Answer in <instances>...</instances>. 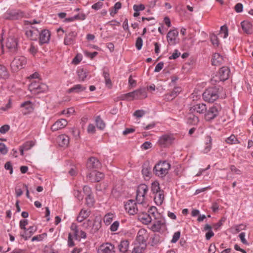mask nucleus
Returning a JSON list of instances; mask_svg holds the SVG:
<instances>
[{"instance_id": "864d4df0", "label": "nucleus", "mask_w": 253, "mask_h": 253, "mask_svg": "<svg viewBox=\"0 0 253 253\" xmlns=\"http://www.w3.org/2000/svg\"><path fill=\"white\" fill-rule=\"evenodd\" d=\"M222 34H223V38H226L228 35V28L225 25L222 26L220 27V35Z\"/></svg>"}, {"instance_id": "37998d69", "label": "nucleus", "mask_w": 253, "mask_h": 253, "mask_svg": "<svg viewBox=\"0 0 253 253\" xmlns=\"http://www.w3.org/2000/svg\"><path fill=\"white\" fill-rule=\"evenodd\" d=\"M114 214L111 213H108L105 214L104 217L103 221L106 225H109L112 222L114 217Z\"/></svg>"}, {"instance_id": "69168bd1", "label": "nucleus", "mask_w": 253, "mask_h": 253, "mask_svg": "<svg viewBox=\"0 0 253 253\" xmlns=\"http://www.w3.org/2000/svg\"><path fill=\"white\" fill-rule=\"evenodd\" d=\"M8 151L5 145L3 143H0V152L2 155H5Z\"/></svg>"}, {"instance_id": "c03bdc74", "label": "nucleus", "mask_w": 253, "mask_h": 253, "mask_svg": "<svg viewBox=\"0 0 253 253\" xmlns=\"http://www.w3.org/2000/svg\"><path fill=\"white\" fill-rule=\"evenodd\" d=\"M95 123L97 127L100 129H103L105 127V124L100 116L96 117Z\"/></svg>"}, {"instance_id": "7c9ffc66", "label": "nucleus", "mask_w": 253, "mask_h": 253, "mask_svg": "<svg viewBox=\"0 0 253 253\" xmlns=\"http://www.w3.org/2000/svg\"><path fill=\"white\" fill-rule=\"evenodd\" d=\"M148 214L151 217L152 221L153 219H158L160 218L161 214L157 211V209L155 207H151L148 210Z\"/></svg>"}, {"instance_id": "8fccbe9b", "label": "nucleus", "mask_w": 253, "mask_h": 253, "mask_svg": "<svg viewBox=\"0 0 253 253\" xmlns=\"http://www.w3.org/2000/svg\"><path fill=\"white\" fill-rule=\"evenodd\" d=\"M76 189L74 190V195L75 197L79 200L81 201L83 199L84 196L77 185L75 186Z\"/></svg>"}, {"instance_id": "de8ad7c7", "label": "nucleus", "mask_w": 253, "mask_h": 253, "mask_svg": "<svg viewBox=\"0 0 253 253\" xmlns=\"http://www.w3.org/2000/svg\"><path fill=\"white\" fill-rule=\"evenodd\" d=\"M137 191L138 193H142L143 194L146 195L148 191V187L144 184H140L138 186Z\"/></svg>"}, {"instance_id": "e433bc0d", "label": "nucleus", "mask_w": 253, "mask_h": 253, "mask_svg": "<svg viewBox=\"0 0 253 253\" xmlns=\"http://www.w3.org/2000/svg\"><path fill=\"white\" fill-rule=\"evenodd\" d=\"M103 76L104 78L106 85L109 88H110L112 86V83L110 78V75L108 72V70L107 68H104L103 69Z\"/></svg>"}, {"instance_id": "c756f323", "label": "nucleus", "mask_w": 253, "mask_h": 253, "mask_svg": "<svg viewBox=\"0 0 253 253\" xmlns=\"http://www.w3.org/2000/svg\"><path fill=\"white\" fill-rule=\"evenodd\" d=\"M142 173L146 178H149L151 175V168L148 163H144L143 165Z\"/></svg>"}, {"instance_id": "7ed1b4c3", "label": "nucleus", "mask_w": 253, "mask_h": 253, "mask_svg": "<svg viewBox=\"0 0 253 253\" xmlns=\"http://www.w3.org/2000/svg\"><path fill=\"white\" fill-rule=\"evenodd\" d=\"M143 205L137 203L133 200H129L125 205L126 210L131 215L137 214L138 212H142Z\"/></svg>"}, {"instance_id": "423d86ee", "label": "nucleus", "mask_w": 253, "mask_h": 253, "mask_svg": "<svg viewBox=\"0 0 253 253\" xmlns=\"http://www.w3.org/2000/svg\"><path fill=\"white\" fill-rule=\"evenodd\" d=\"M230 69L227 67H222L220 69L217 75L213 77L211 81L212 83L224 81L229 78Z\"/></svg>"}, {"instance_id": "603ef678", "label": "nucleus", "mask_w": 253, "mask_h": 253, "mask_svg": "<svg viewBox=\"0 0 253 253\" xmlns=\"http://www.w3.org/2000/svg\"><path fill=\"white\" fill-rule=\"evenodd\" d=\"M85 200L86 204L87 205V206L91 207L93 206L94 200L92 195L87 196L86 198H85Z\"/></svg>"}, {"instance_id": "2f4dec72", "label": "nucleus", "mask_w": 253, "mask_h": 253, "mask_svg": "<svg viewBox=\"0 0 253 253\" xmlns=\"http://www.w3.org/2000/svg\"><path fill=\"white\" fill-rule=\"evenodd\" d=\"M164 200V191H162L156 194L154 197V201L155 203L158 205L160 206L163 203V201Z\"/></svg>"}, {"instance_id": "6e6d98bb", "label": "nucleus", "mask_w": 253, "mask_h": 253, "mask_svg": "<svg viewBox=\"0 0 253 253\" xmlns=\"http://www.w3.org/2000/svg\"><path fill=\"white\" fill-rule=\"evenodd\" d=\"M210 39L211 41L212 42V44L215 46L218 45V40L217 36L214 34H211L210 35Z\"/></svg>"}, {"instance_id": "a19ab883", "label": "nucleus", "mask_w": 253, "mask_h": 253, "mask_svg": "<svg viewBox=\"0 0 253 253\" xmlns=\"http://www.w3.org/2000/svg\"><path fill=\"white\" fill-rule=\"evenodd\" d=\"M71 229L73 231L72 234L75 239L76 240H80V231L78 229L77 226L75 224H72Z\"/></svg>"}, {"instance_id": "a878e982", "label": "nucleus", "mask_w": 253, "mask_h": 253, "mask_svg": "<svg viewBox=\"0 0 253 253\" xmlns=\"http://www.w3.org/2000/svg\"><path fill=\"white\" fill-rule=\"evenodd\" d=\"M91 211L89 210L82 209L77 218L78 222H81L88 217L90 214Z\"/></svg>"}, {"instance_id": "79ce46f5", "label": "nucleus", "mask_w": 253, "mask_h": 253, "mask_svg": "<svg viewBox=\"0 0 253 253\" xmlns=\"http://www.w3.org/2000/svg\"><path fill=\"white\" fill-rule=\"evenodd\" d=\"M40 84L39 83H37L36 82H32L29 85V90L33 94H37V89H38V87Z\"/></svg>"}, {"instance_id": "bf43d9fd", "label": "nucleus", "mask_w": 253, "mask_h": 253, "mask_svg": "<svg viewBox=\"0 0 253 253\" xmlns=\"http://www.w3.org/2000/svg\"><path fill=\"white\" fill-rule=\"evenodd\" d=\"M143 45V40L141 37H138L135 42V46L136 48L139 50L141 49Z\"/></svg>"}, {"instance_id": "1a4fd4ad", "label": "nucleus", "mask_w": 253, "mask_h": 253, "mask_svg": "<svg viewBox=\"0 0 253 253\" xmlns=\"http://www.w3.org/2000/svg\"><path fill=\"white\" fill-rule=\"evenodd\" d=\"M98 253H115L114 246L110 243H106L100 245L98 249Z\"/></svg>"}, {"instance_id": "393cba45", "label": "nucleus", "mask_w": 253, "mask_h": 253, "mask_svg": "<svg viewBox=\"0 0 253 253\" xmlns=\"http://www.w3.org/2000/svg\"><path fill=\"white\" fill-rule=\"evenodd\" d=\"M57 141L61 147L67 146L69 143V137L65 134H61L58 136Z\"/></svg>"}, {"instance_id": "e2e57ef3", "label": "nucleus", "mask_w": 253, "mask_h": 253, "mask_svg": "<svg viewBox=\"0 0 253 253\" xmlns=\"http://www.w3.org/2000/svg\"><path fill=\"white\" fill-rule=\"evenodd\" d=\"M83 228L86 230H90L91 228V220L88 219L84 221L82 224Z\"/></svg>"}, {"instance_id": "b1692460", "label": "nucleus", "mask_w": 253, "mask_h": 253, "mask_svg": "<svg viewBox=\"0 0 253 253\" xmlns=\"http://www.w3.org/2000/svg\"><path fill=\"white\" fill-rule=\"evenodd\" d=\"M146 243H141L135 242L134 243V248L133 249V253H142L146 248Z\"/></svg>"}, {"instance_id": "4d7b16f0", "label": "nucleus", "mask_w": 253, "mask_h": 253, "mask_svg": "<svg viewBox=\"0 0 253 253\" xmlns=\"http://www.w3.org/2000/svg\"><path fill=\"white\" fill-rule=\"evenodd\" d=\"M48 89L47 86L43 84H40L39 85L38 89H37V94H39L41 92H43L47 90Z\"/></svg>"}, {"instance_id": "6e6552de", "label": "nucleus", "mask_w": 253, "mask_h": 253, "mask_svg": "<svg viewBox=\"0 0 253 253\" xmlns=\"http://www.w3.org/2000/svg\"><path fill=\"white\" fill-rule=\"evenodd\" d=\"M175 138L171 134H165L161 136L158 141L159 144L162 147H167L171 145Z\"/></svg>"}, {"instance_id": "774afa93", "label": "nucleus", "mask_w": 253, "mask_h": 253, "mask_svg": "<svg viewBox=\"0 0 253 253\" xmlns=\"http://www.w3.org/2000/svg\"><path fill=\"white\" fill-rule=\"evenodd\" d=\"M10 129V126L8 125H4L0 127V133L4 134Z\"/></svg>"}, {"instance_id": "cd10ccee", "label": "nucleus", "mask_w": 253, "mask_h": 253, "mask_svg": "<svg viewBox=\"0 0 253 253\" xmlns=\"http://www.w3.org/2000/svg\"><path fill=\"white\" fill-rule=\"evenodd\" d=\"M86 89V87L83 85L80 84H77L74 85L73 87L69 88L68 90V93H80L81 92L84 91Z\"/></svg>"}, {"instance_id": "f8f14e48", "label": "nucleus", "mask_w": 253, "mask_h": 253, "mask_svg": "<svg viewBox=\"0 0 253 253\" xmlns=\"http://www.w3.org/2000/svg\"><path fill=\"white\" fill-rule=\"evenodd\" d=\"M39 35L40 42L41 44L48 42L50 37V34L48 30L45 29L42 30L41 33L39 32Z\"/></svg>"}, {"instance_id": "473e14b6", "label": "nucleus", "mask_w": 253, "mask_h": 253, "mask_svg": "<svg viewBox=\"0 0 253 253\" xmlns=\"http://www.w3.org/2000/svg\"><path fill=\"white\" fill-rule=\"evenodd\" d=\"M246 228V225L244 224H240L238 225H235L233 226L230 228V231L233 234H237L242 230H245Z\"/></svg>"}, {"instance_id": "4be33fe9", "label": "nucleus", "mask_w": 253, "mask_h": 253, "mask_svg": "<svg viewBox=\"0 0 253 253\" xmlns=\"http://www.w3.org/2000/svg\"><path fill=\"white\" fill-rule=\"evenodd\" d=\"M133 91L135 99H142L147 97V93L145 88H140Z\"/></svg>"}, {"instance_id": "ea45409f", "label": "nucleus", "mask_w": 253, "mask_h": 253, "mask_svg": "<svg viewBox=\"0 0 253 253\" xmlns=\"http://www.w3.org/2000/svg\"><path fill=\"white\" fill-rule=\"evenodd\" d=\"M26 34L32 40H36L39 35V31L37 30H30L26 31Z\"/></svg>"}, {"instance_id": "bb28decb", "label": "nucleus", "mask_w": 253, "mask_h": 253, "mask_svg": "<svg viewBox=\"0 0 253 253\" xmlns=\"http://www.w3.org/2000/svg\"><path fill=\"white\" fill-rule=\"evenodd\" d=\"M243 30L247 34L253 33V26L251 22L248 21H244L241 23Z\"/></svg>"}, {"instance_id": "2eb2a0df", "label": "nucleus", "mask_w": 253, "mask_h": 253, "mask_svg": "<svg viewBox=\"0 0 253 253\" xmlns=\"http://www.w3.org/2000/svg\"><path fill=\"white\" fill-rule=\"evenodd\" d=\"M68 124V122L66 120L61 119L57 120L51 127V129L52 131H57L59 129L65 127Z\"/></svg>"}, {"instance_id": "f3484780", "label": "nucleus", "mask_w": 253, "mask_h": 253, "mask_svg": "<svg viewBox=\"0 0 253 253\" xmlns=\"http://www.w3.org/2000/svg\"><path fill=\"white\" fill-rule=\"evenodd\" d=\"M37 230V227L36 226H30L28 228H26L24 230L23 233H21V236L25 240H27L34 234Z\"/></svg>"}, {"instance_id": "0eeeda50", "label": "nucleus", "mask_w": 253, "mask_h": 253, "mask_svg": "<svg viewBox=\"0 0 253 253\" xmlns=\"http://www.w3.org/2000/svg\"><path fill=\"white\" fill-rule=\"evenodd\" d=\"M220 110V107L216 106L213 105L210 107L208 110H206V112L205 113L204 118L205 120L211 122L218 115Z\"/></svg>"}, {"instance_id": "c9c22d12", "label": "nucleus", "mask_w": 253, "mask_h": 253, "mask_svg": "<svg viewBox=\"0 0 253 253\" xmlns=\"http://www.w3.org/2000/svg\"><path fill=\"white\" fill-rule=\"evenodd\" d=\"M154 222L153 226L156 229H160L165 224V219L160 215V218L153 219Z\"/></svg>"}, {"instance_id": "680f3d73", "label": "nucleus", "mask_w": 253, "mask_h": 253, "mask_svg": "<svg viewBox=\"0 0 253 253\" xmlns=\"http://www.w3.org/2000/svg\"><path fill=\"white\" fill-rule=\"evenodd\" d=\"M120 223L118 221L114 222L110 227V229L112 232L116 231L119 226Z\"/></svg>"}, {"instance_id": "4468645a", "label": "nucleus", "mask_w": 253, "mask_h": 253, "mask_svg": "<svg viewBox=\"0 0 253 253\" xmlns=\"http://www.w3.org/2000/svg\"><path fill=\"white\" fill-rule=\"evenodd\" d=\"M89 179L92 182H99L104 177V173L99 171H94L87 175Z\"/></svg>"}, {"instance_id": "5fc2aeb1", "label": "nucleus", "mask_w": 253, "mask_h": 253, "mask_svg": "<svg viewBox=\"0 0 253 253\" xmlns=\"http://www.w3.org/2000/svg\"><path fill=\"white\" fill-rule=\"evenodd\" d=\"M164 99L166 101H171L176 97L175 93L172 91L164 95Z\"/></svg>"}, {"instance_id": "39448f33", "label": "nucleus", "mask_w": 253, "mask_h": 253, "mask_svg": "<svg viewBox=\"0 0 253 253\" xmlns=\"http://www.w3.org/2000/svg\"><path fill=\"white\" fill-rule=\"evenodd\" d=\"M6 47L12 54L16 53L18 49V39L17 35H10L7 39Z\"/></svg>"}, {"instance_id": "dca6fc26", "label": "nucleus", "mask_w": 253, "mask_h": 253, "mask_svg": "<svg viewBox=\"0 0 253 253\" xmlns=\"http://www.w3.org/2000/svg\"><path fill=\"white\" fill-rule=\"evenodd\" d=\"M206 105L204 103L196 104L190 108V111L191 112H196L199 114H205L206 112Z\"/></svg>"}, {"instance_id": "9b49d317", "label": "nucleus", "mask_w": 253, "mask_h": 253, "mask_svg": "<svg viewBox=\"0 0 253 253\" xmlns=\"http://www.w3.org/2000/svg\"><path fill=\"white\" fill-rule=\"evenodd\" d=\"M77 36V33L76 31H70L68 34L65 35L64 38V43L66 45L74 44L75 42V39Z\"/></svg>"}, {"instance_id": "5701e85b", "label": "nucleus", "mask_w": 253, "mask_h": 253, "mask_svg": "<svg viewBox=\"0 0 253 253\" xmlns=\"http://www.w3.org/2000/svg\"><path fill=\"white\" fill-rule=\"evenodd\" d=\"M146 236V231L145 229H141L137 232V236L135 242L146 243L145 239Z\"/></svg>"}, {"instance_id": "338daca9", "label": "nucleus", "mask_w": 253, "mask_h": 253, "mask_svg": "<svg viewBox=\"0 0 253 253\" xmlns=\"http://www.w3.org/2000/svg\"><path fill=\"white\" fill-rule=\"evenodd\" d=\"M34 145V143L32 141H28L26 142L23 145V147L25 150H28Z\"/></svg>"}, {"instance_id": "58836bf2", "label": "nucleus", "mask_w": 253, "mask_h": 253, "mask_svg": "<svg viewBox=\"0 0 253 253\" xmlns=\"http://www.w3.org/2000/svg\"><path fill=\"white\" fill-rule=\"evenodd\" d=\"M77 73L79 81H84L87 75V72L84 69H79L77 70Z\"/></svg>"}, {"instance_id": "a18cd8bd", "label": "nucleus", "mask_w": 253, "mask_h": 253, "mask_svg": "<svg viewBox=\"0 0 253 253\" xmlns=\"http://www.w3.org/2000/svg\"><path fill=\"white\" fill-rule=\"evenodd\" d=\"M145 194H143L142 193H138V191H136V200L139 204L143 205L144 204L145 200Z\"/></svg>"}, {"instance_id": "13d9d810", "label": "nucleus", "mask_w": 253, "mask_h": 253, "mask_svg": "<svg viewBox=\"0 0 253 253\" xmlns=\"http://www.w3.org/2000/svg\"><path fill=\"white\" fill-rule=\"evenodd\" d=\"M122 4L120 2H116L114 6L113 7V9H115V12H113V11H111L110 12V15L111 16H114L115 14L117 13V11L119 9H120L121 8Z\"/></svg>"}, {"instance_id": "412c9836", "label": "nucleus", "mask_w": 253, "mask_h": 253, "mask_svg": "<svg viewBox=\"0 0 253 253\" xmlns=\"http://www.w3.org/2000/svg\"><path fill=\"white\" fill-rule=\"evenodd\" d=\"M24 14L23 12L17 10V11H11L10 12H8L6 13L5 18L6 19H10L12 20L17 19L20 18H21L23 16Z\"/></svg>"}, {"instance_id": "20e7f679", "label": "nucleus", "mask_w": 253, "mask_h": 253, "mask_svg": "<svg viewBox=\"0 0 253 253\" xmlns=\"http://www.w3.org/2000/svg\"><path fill=\"white\" fill-rule=\"evenodd\" d=\"M27 62V58L25 56H16L11 63V69L13 72H16L20 69L24 68Z\"/></svg>"}, {"instance_id": "09e8293b", "label": "nucleus", "mask_w": 253, "mask_h": 253, "mask_svg": "<svg viewBox=\"0 0 253 253\" xmlns=\"http://www.w3.org/2000/svg\"><path fill=\"white\" fill-rule=\"evenodd\" d=\"M8 76V72L6 68L0 65V78H7Z\"/></svg>"}, {"instance_id": "3c124183", "label": "nucleus", "mask_w": 253, "mask_h": 253, "mask_svg": "<svg viewBox=\"0 0 253 253\" xmlns=\"http://www.w3.org/2000/svg\"><path fill=\"white\" fill-rule=\"evenodd\" d=\"M226 142L229 144H237L239 143V141L236 138V137L234 135H231L230 136L228 137Z\"/></svg>"}, {"instance_id": "f704fd0d", "label": "nucleus", "mask_w": 253, "mask_h": 253, "mask_svg": "<svg viewBox=\"0 0 253 253\" xmlns=\"http://www.w3.org/2000/svg\"><path fill=\"white\" fill-rule=\"evenodd\" d=\"M199 122L198 117L193 114H189L187 117V123L192 125H196Z\"/></svg>"}, {"instance_id": "4c0bfd02", "label": "nucleus", "mask_w": 253, "mask_h": 253, "mask_svg": "<svg viewBox=\"0 0 253 253\" xmlns=\"http://www.w3.org/2000/svg\"><path fill=\"white\" fill-rule=\"evenodd\" d=\"M206 143L205 144V146L203 150V151L205 153H207L211 149L212 139L210 136H207L206 137Z\"/></svg>"}, {"instance_id": "aec40b11", "label": "nucleus", "mask_w": 253, "mask_h": 253, "mask_svg": "<svg viewBox=\"0 0 253 253\" xmlns=\"http://www.w3.org/2000/svg\"><path fill=\"white\" fill-rule=\"evenodd\" d=\"M178 35V32L177 30L174 29L169 31L167 36L168 42L169 44H174L175 43L176 38Z\"/></svg>"}, {"instance_id": "f03ea898", "label": "nucleus", "mask_w": 253, "mask_h": 253, "mask_svg": "<svg viewBox=\"0 0 253 253\" xmlns=\"http://www.w3.org/2000/svg\"><path fill=\"white\" fill-rule=\"evenodd\" d=\"M170 164L167 161H160L157 163L153 169V173L160 177H164L170 169Z\"/></svg>"}, {"instance_id": "052dcab7", "label": "nucleus", "mask_w": 253, "mask_h": 253, "mask_svg": "<svg viewBox=\"0 0 253 253\" xmlns=\"http://www.w3.org/2000/svg\"><path fill=\"white\" fill-rule=\"evenodd\" d=\"M181 233L180 231H177L174 233L172 236L171 242L172 243H175L177 242L180 237Z\"/></svg>"}, {"instance_id": "c85d7f7f", "label": "nucleus", "mask_w": 253, "mask_h": 253, "mask_svg": "<svg viewBox=\"0 0 253 253\" xmlns=\"http://www.w3.org/2000/svg\"><path fill=\"white\" fill-rule=\"evenodd\" d=\"M223 57L219 53H215L213 54L212 58V65L214 66H219L223 62Z\"/></svg>"}, {"instance_id": "ddd939ff", "label": "nucleus", "mask_w": 253, "mask_h": 253, "mask_svg": "<svg viewBox=\"0 0 253 253\" xmlns=\"http://www.w3.org/2000/svg\"><path fill=\"white\" fill-rule=\"evenodd\" d=\"M145 208V207L143 206L142 208V212H138V213L139 214L138 216V219L143 223L148 224L153 221L151 219V217L150 216V215H149L148 213L144 212Z\"/></svg>"}, {"instance_id": "a211bd4d", "label": "nucleus", "mask_w": 253, "mask_h": 253, "mask_svg": "<svg viewBox=\"0 0 253 253\" xmlns=\"http://www.w3.org/2000/svg\"><path fill=\"white\" fill-rule=\"evenodd\" d=\"M20 107L23 109V113L26 115L30 113L34 110V105L30 101L23 102L20 105Z\"/></svg>"}, {"instance_id": "9d476101", "label": "nucleus", "mask_w": 253, "mask_h": 253, "mask_svg": "<svg viewBox=\"0 0 253 253\" xmlns=\"http://www.w3.org/2000/svg\"><path fill=\"white\" fill-rule=\"evenodd\" d=\"M101 227V219L100 217H95L93 221L91 220V228L89 230L90 234L97 233Z\"/></svg>"}, {"instance_id": "72a5a7b5", "label": "nucleus", "mask_w": 253, "mask_h": 253, "mask_svg": "<svg viewBox=\"0 0 253 253\" xmlns=\"http://www.w3.org/2000/svg\"><path fill=\"white\" fill-rule=\"evenodd\" d=\"M129 243L127 240H123L121 242L118 246L119 250L122 253H126L128 249Z\"/></svg>"}, {"instance_id": "6ab92c4d", "label": "nucleus", "mask_w": 253, "mask_h": 253, "mask_svg": "<svg viewBox=\"0 0 253 253\" xmlns=\"http://www.w3.org/2000/svg\"><path fill=\"white\" fill-rule=\"evenodd\" d=\"M101 167V163L96 158L91 157L87 163V168L88 169H98Z\"/></svg>"}, {"instance_id": "49530a36", "label": "nucleus", "mask_w": 253, "mask_h": 253, "mask_svg": "<svg viewBox=\"0 0 253 253\" xmlns=\"http://www.w3.org/2000/svg\"><path fill=\"white\" fill-rule=\"evenodd\" d=\"M151 191L153 193H157L162 191L160 190L159 183L157 181L153 182L151 184Z\"/></svg>"}, {"instance_id": "0e129e2a", "label": "nucleus", "mask_w": 253, "mask_h": 253, "mask_svg": "<svg viewBox=\"0 0 253 253\" xmlns=\"http://www.w3.org/2000/svg\"><path fill=\"white\" fill-rule=\"evenodd\" d=\"M75 244L73 241V236L72 234V233H70L68 234V246L69 247H72L74 246Z\"/></svg>"}, {"instance_id": "f257e3e1", "label": "nucleus", "mask_w": 253, "mask_h": 253, "mask_svg": "<svg viewBox=\"0 0 253 253\" xmlns=\"http://www.w3.org/2000/svg\"><path fill=\"white\" fill-rule=\"evenodd\" d=\"M222 88L217 87H209L203 93L204 100L209 103H213L219 97L224 98L226 97L225 93H222Z\"/></svg>"}]
</instances>
